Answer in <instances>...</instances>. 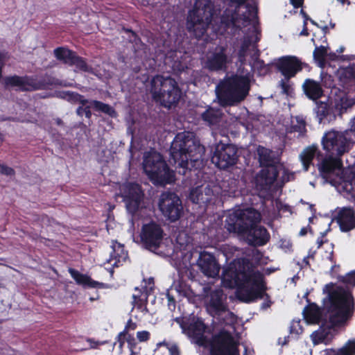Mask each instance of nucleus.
<instances>
[{"label":"nucleus","instance_id":"obj_32","mask_svg":"<svg viewBox=\"0 0 355 355\" xmlns=\"http://www.w3.org/2000/svg\"><path fill=\"white\" fill-rule=\"evenodd\" d=\"M222 117V112L219 109L208 107L201 114L202 120L208 125H215L220 123Z\"/></svg>","mask_w":355,"mask_h":355},{"label":"nucleus","instance_id":"obj_63","mask_svg":"<svg viewBox=\"0 0 355 355\" xmlns=\"http://www.w3.org/2000/svg\"><path fill=\"white\" fill-rule=\"evenodd\" d=\"M323 352H324L323 355H339V353L338 352V349H334V348L326 349L323 351Z\"/></svg>","mask_w":355,"mask_h":355},{"label":"nucleus","instance_id":"obj_33","mask_svg":"<svg viewBox=\"0 0 355 355\" xmlns=\"http://www.w3.org/2000/svg\"><path fill=\"white\" fill-rule=\"evenodd\" d=\"M127 258L128 253L124 250L123 245L118 244L117 245H114L113 247L112 251L110 253V258L109 261L111 262L114 261V262L112 263L113 266L119 267L126 261Z\"/></svg>","mask_w":355,"mask_h":355},{"label":"nucleus","instance_id":"obj_48","mask_svg":"<svg viewBox=\"0 0 355 355\" xmlns=\"http://www.w3.org/2000/svg\"><path fill=\"white\" fill-rule=\"evenodd\" d=\"M321 85L326 88L336 89L334 77L328 73H321Z\"/></svg>","mask_w":355,"mask_h":355},{"label":"nucleus","instance_id":"obj_29","mask_svg":"<svg viewBox=\"0 0 355 355\" xmlns=\"http://www.w3.org/2000/svg\"><path fill=\"white\" fill-rule=\"evenodd\" d=\"M239 14L236 10L225 9L220 17V24L225 31L231 28L234 31L241 30L237 25Z\"/></svg>","mask_w":355,"mask_h":355},{"label":"nucleus","instance_id":"obj_7","mask_svg":"<svg viewBox=\"0 0 355 355\" xmlns=\"http://www.w3.org/2000/svg\"><path fill=\"white\" fill-rule=\"evenodd\" d=\"M150 91L153 99L166 108L176 105L182 96L181 89L174 78L159 75L151 80Z\"/></svg>","mask_w":355,"mask_h":355},{"label":"nucleus","instance_id":"obj_22","mask_svg":"<svg viewBox=\"0 0 355 355\" xmlns=\"http://www.w3.org/2000/svg\"><path fill=\"white\" fill-rule=\"evenodd\" d=\"M208 298L207 308L211 314L218 315L227 311L226 295L221 288L211 291Z\"/></svg>","mask_w":355,"mask_h":355},{"label":"nucleus","instance_id":"obj_41","mask_svg":"<svg viewBox=\"0 0 355 355\" xmlns=\"http://www.w3.org/2000/svg\"><path fill=\"white\" fill-rule=\"evenodd\" d=\"M69 66H76L78 69L84 72H89L91 69V67L87 63L86 60L84 58L78 55L76 52H75Z\"/></svg>","mask_w":355,"mask_h":355},{"label":"nucleus","instance_id":"obj_15","mask_svg":"<svg viewBox=\"0 0 355 355\" xmlns=\"http://www.w3.org/2000/svg\"><path fill=\"white\" fill-rule=\"evenodd\" d=\"M164 231L162 227L154 221L142 226L140 238L146 249L155 252L159 247L163 240Z\"/></svg>","mask_w":355,"mask_h":355},{"label":"nucleus","instance_id":"obj_54","mask_svg":"<svg viewBox=\"0 0 355 355\" xmlns=\"http://www.w3.org/2000/svg\"><path fill=\"white\" fill-rule=\"evenodd\" d=\"M137 338L140 342H146L150 338V334L148 331H137Z\"/></svg>","mask_w":355,"mask_h":355},{"label":"nucleus","instance_id":"obj_55","mask_svg":"<svg viewBox=\"0 0 355 355\" xmlns=\"http://www.w3.org/2000/svg\"><path fill=\"white\" fill-rule=\"evenodd\" d=\"M126 342L130 351H135L137 343L133 335H127Z\"/></svg>","mask_w":355,"mask_h":355},{"label":"nucleus","instance_id":"obj_17","mask_svg":"<svg viewBox=\"0 0 355 355\" xmlns=\"http://www.w3.org/2000/svg\"><path fill=\"white\" fill-rule=\"evenodd\" d=\"M176 322L180 324L182 332L187 335L189 338L195 340L196 343L202 345L205 340L204 333L206 326L203 321L197 318L192 320H183L177 318Z\"/></svg>","mask_w":355,"mask_h":355},{"label":"nucleus","instance_id":"obj_5","mask_svg":"<svg viewBox=\"0 0 355 355\" xmlns=\"http://www.w3.org/2000/svg\"><path fill=\"white\" fill-rule=\"evenodd\" d=\"M250 80L248 76L239 74L225 76L216 86V96L223 106H235L243 102L249 95Z\"/></svg>","mask_w":355,"mask_h":355},{"label":"nucleus","instance_id":"obj_50","mask_svg":"<svg viewBox=\"0 0 355 355\" xmlns=\"http://www.w3.org/2000/svg\"><path fill=\"white\" fill-rule=\"evenodd\" d=\"M9 58L10 55L8 51L6 50H0V79L2 77L3 69Z\"/></svg>","mask_w":355,"mask_h":355},{"label":"nucleus","instance_id":"obj_21","mask_svg":"<svg viewBox=\"0 0 355 355\" xmlns=\"http://www.w3.org/2000/svg\"><path fill=\"white\" fill-rule=\"evenodd\" d=\"M197 264L205 276L211 278L218 276L220 266L212 254L205 251L200 252Z\"/></svg>","mask_w":355,"mask_h":355},{"label":"nucleus","instance_id":"obj_58","mask_svg":"<svg viewBox=\"0 0 355 355\" xmlns=\"http://www.w3.org/2000/svg\"><path fill=\"white\" fill-rule=\"evenodd\" d=\"M248 15L252 17H257V8L253 5L248 3L246 5Z\"/></svg>","mask_w":355,"mask_h":355},{"label":"nucleus","instance_id":"obj_27","mask_svg":"<svg viewBox=\"0 0 355 355\" xmlns=\"http://www.w3.org/2000/svg\"><path fill=\"white\" fill-rule=\"evenodd\" d=\"M302 89L307 98L313 101H318L324 95L322 85L313 79L306 78L303 83Z\"/></svg>","mask_w":355,"mask_h":355},{"label":"nucleus","instance_id":"obj_2","mask_svg":"<svg viewBox=\"0 0 355 355\" xmlns=\"http://www.w3.org/2000/svg\"><path fill=\"white\" fill-rule=\"evenodd\" d=\"M332 282L325 285L324 292L328 294L329 302L326 305L329 313L330 325L322 324L311 335L314 345L320 343L329 344L333 338L332 329L343 325L352 316L354 311V297L351 291L343 286H337Z\"/></svg>","mask_w":355,"mask_h":355},{"label":"nucleus","instance_id":"obj_3","mask_svg":"<svg viewBox=\"0 0 355 355\" xmlns=\"http://www.w3.org/2000/svg\"><path fill=\"white\" fill-rule=\"evenodd\" d=\"M260 220L261 214L254 208L237 209L227 216L225 227L230 233L246 235L252 246H263L269 241L270 235L266 227L257 225Z\"/></svg>","mask_w":355,"mask_h":355},{"label":"nucleus","instance_id":"obj_19","mask_svg":"<svg viewBox=\"0 0 355 355\" xmlns=\"http://www.w3.org/2000/svg\"><path fill=\"white\" fill-rule=\"evenodd\" d=\"M227 48L217 46L212 51H209L205 62V68L209 71L225 70L227 64Z\"/></svg>","mask_w":355,"mask_h":355},{"label":"nucleus","instance_id":"obj_61","mask_svg":"<svg viewBox=\"0 0 355 355\" xmlns=\"http://www.w3.org/2000/svg\"><path fill=\"white\" fill-rule=\"evenodd\" d=\"M127 336H121L120 333L116 337V341L119 343V347L121 349H123L125 343L126 342Z\"/></svg>","mask_w":355,"mask_h":355},{"label":"nucleus","instance_id":"obj_47","mask_svg":"<svg viewBox=\"0 0 355 355\" xmlns=\"http://www.w3.org/2000/svg\"><path fill=\"white\" fill-rule=\"evenodd\" d=\"M340 80H355V64L343 69L340 73Z\"/></svg>","mask_w":355,"mask_h":355},{"label":"nucleus","instance_id":"obj_13","mask_svg":"<svg viewBox=\"0 0 355 355\" xmlns=\"http://www.w3.org/2000/svg\"><path fill=\"white\" fill-rule=\"evenodd\" d=\"M144 193L141 186L136 182H127L122 186L121 197L127 211L135 216L141 208Z\"/></svg>","mask_w":355,"mask_h":355},{"label":"nucleus","instance_id":"obj_59","mask_svg":"<svg viewBox=\"0 0 355 355\" xmlns=\"http://www.w3.org/2000/svg\"><path fill=\"white\" fill-rule=\"evenodd\" d=\"M125 33H130L131 35V38L130 39V42H136L137 40H139L137 33L132 31L131 28L123 27L122 29Z\"/></svg>","mask_w":355,"mask_h":355},{"label":"nucleus","instance_id":"obj_52","mask_svg":"<svg viewBox=\"0 0 355 355\" xmlns=\"http://www.w3.org/2000/svg\"><path fill=\"white\" fill-rule=\"evenodd\" d=\"M160 345L165 346L168 349L170 355H180V349L176 344H170L163 342L160 343Z\"/></svg>","mask_w":355,"mask_h":355},{"label":"nucleus","instance_id":"obj_20","mask_svg":"<svg viewBox=\"0 0 355 355\" xmlns=\"http://www.w3.org/2000/svg\"><path fill=\"white\" fill-rule=\"evenodd\" d=\"M276 67L286 80L295 76L303 69L301 60L293 55H286L279 58Z\"/></svg>","mask_w":355,"mask_h":355},{"label":"nucleus","instance_id":"obj_40","mask_svg":"<svg viewBox=\"0 0 355 355\" xmlns=\"http://www.w3.org/2000/svg\"><path fill=\"white\" fill-rule=\"evenodd\" d=\"M64 99L72 103H80L82 105H85L89 103V100L86 99L85 96L76 92H66L64 93Z\"/></svg>","mask_w":355,"mask_h":355},{"label":"nucleus","instance_id":"obj_4","mask_svg":"<svg viewBox=\"0 0 355 355\" xmlns=\"http://www.w3.org/2000/svg\"><path fill=\"white\" fill-rule=\"evenodd\" d=\"M205 147L196 139L192 132L178 133L171 146V156L178 165V173L186 175L187 171L200 168Z\"/></svg>","mask_w":355,"mask_h":355},{"label":"nucleus","instance_id":"obj_28","mask_svg":"<svg viewBox=\"0 0 355 355\" xmlns=\"http://www.w3.org/2000/svg\"><path fill=\"white\" fill-rule=\"evenodd\" d=\"M328 157L324 159L320 164L318 169L322 175H327L333 173L336 170L340 169L343 167L340 157L328 155Z\"/></svg>","mask_w":355,"mask_h":355},{"label":"nucleus","instance_id":"obj_24","mask_svg":"<svg viewBox=\"0 0 355 355\" xmlns=\"http://www.w3.org/2000/svg\"><path fill=\"white\" fill-rule=\"evenodd\" d=\"M88 103L89 105L86 104L84 107L85 110L83 114L88 119H90L92 116L91 108H93L94 111L104 113L111 118H116L117 116L116 111L109 104L97 100H90Z\"/></svg>","mask_w":355,"mask_h":355},{"label":"nucleus","instance_id":"obj_35","mask_svg":"<svg viewBox=\"0 0 355 355\" xmlns=\"http://www.w3.org/2000/svg\"><path fill=\"white\" fill-rule=\"evenodd\" d=\"M260 51L257 49L256 52L252 55L253 63L252 69L258 76H264L270 72V67L266 64L263 60L259 59Z\"/></svg>","mask_w":355,"mask_h":355},{"label":"nucleus","instance_id":"obj_10","mask_svg":"<svg viewBox=\"0 0 355 355\" xmlns=\"http://www.w3.org/2000/svg\"><path fill=\"white\" fill-rule=\"evenodd\" d=\"M238 148L232 144L216 145L211 162L220 169L225 170L236 164L239 160Z\"/></svg>","mask_w":355,"mask_h":355},{"label":"nucleus","instance_id":"obj_43","mask_svg":"<svg viewBox=\"0 0 355 355\" xmlns=\"http://www.w3.org/2000/svg\"><path fill=\"white\" fill-rule=\"evenodd\" d=\"M353 103L349 100L345 94L343 93V95L339 97V101L336 99L335 107L336 109L340 110V113L346 112L349 107H351Z\"/></svg>","mask_w":355,"mask_h":355},{"label":"nucleus","instance_id":"obj_64","mask_svg":"<svg viewBox=\"0 0 355 355\" xmlns=\"http://www.w3.org/2000/svg\"><path fill=\"white\" fill-rule=\"evenodd\" d=\"M304 0H290L291 3L295 8L302 7Z\"/></svg>","mask_w":355,"mask_h":355},{"label":"nucleus","instance_id":"obj_8","mask_svg":"<svg viewBox=\"0 0 355 355\" xmlns=\"http://www.w3.org/2000/svg\"><path fill=\"white\" fill-rule=\"evenodd\" d=\"M143 168L150 180L155 185L164 186L175 181L173 171L157 152H148L144 157Z\"/></svg>","mask_w":355,"mask_h":355},{"label":"nucleus","instance_id":"obj_26","mask_svg":"<svg viewBox=\"0 0 355 355\" xmlns=\"http://www.w3.org/2000/svg\"><path fill=\"white\" fill-rule=\"evenodd\" d=\"M68 272L71 277L73 279L78 285L82 286L83 288H104V284L95 281L86 274H83L78 270L69 268Z\"/></svg>","mask_w":355,"mask_h":355},{"label":"nucleus","instance_id":"obj_6","mask_svg":"<svg viewBox=\"0 0 355 355\" xmlns=\"http://www.w3.org/2000/svg\"><path fill=\"white\" fill-rule=\"evenodd\" d=\"M214 14L210 0H196L187 19V29L196 38L201 39L207 33Z\"/></svg>","mask_w":355,"mask_h":355},{"label":"nucleus","instance_id":"obj_25","mask_svg":"<svg viewBox=\"0 0 355 355\" xmlns=\"http://www.w3.org/2000/svg\"><path fill=\"white\" fill-rule=\"evenodd\" d=\"M213 190L209 186H200L191 189L189 199L195 204L207 205L211 202Z\"/></svg>","mask_w":355,"mask_h":355},{"label":"nucleus","instance_id":"obj_12","mask_svg":"<svg viewBox=\"0 0 355 355\" xmlns=\"http://www.w3.org/2000/svg\"><path fill=\"white\" fill-rule=\"evenodd\" d=\"M144 193L141 186L136 182H127L122 186L121 197L127 211L135 216L141 208Z\"/></svg>","mask_w":355,"mask_h":355},{"label":"nucleus","instance_id":"obj_60","mask_svg":"<svg viewBox=\"0 0 355 355\" xmlns=\"http://www.w3.org/2000/svg\"><path fill=\"white\" fill-rule=\"evenodd\" d=\"M328 259L331 262V263H334V264L331 266V273L332 274L334 272V270L335 268H339L340 266L338 265H336V260L334 259V251L332 250L329 254V256L328 257Z\"/></svg>","mask_w":355,"mask_h":355},{"label":"nucleus","instance_id":"obj_9","mask_svg":"<svg viewBox=\"0 0 355 355\" xmlns=\"http://www.w3.org/2000/svg\"><path fill=\"white\" fill-rule=\"evenodd\" d=\"M355 142V126L344 132L331 130L326 132L322 139V145L327 155L341 157L349 150L350 144Z\"/></svg>","mask_w":355,"mask_h":355},{"label":"nucleus","instance_id":"obj_44","mask_svg":"<svg viewBox=\"0 0 355 355\" xmlns=\"http://www.w3.org/2000/svg\"><path fill=\"white\" fill-rule=\"evenodd\" d=\"M305 121L299 117H296V123L290 127L289 132H298L300 136H304L306 132Z\"/></svg>","mask_w":355,"mask_h":355},{"label":"nucleus","instance_id":"obj_31","mask_svg":"<svg viewBox=\"0 0 355 355\" xmlns=\"http://www.w3.org/2000/svg\"><path fill=\"white\" fill-rule=\"evenodd\" d=\"M320 151L318 150V146L312 145L306 147L301 153L300 157L302 163L304 171H307L312 164V162L316 155H320Z\"/></svg>","mask_w":355,"mask_h":355},{"label":"nucleus","instance_id":"obj_46","mask_svg":"<svg viewBox=\"0 0 355 355\" xmlns=\"http://www.w3.org/2000/svg\"><path fill=\"white\" fill-rule=\"evenodd\" d=\"M337 279L339 282L343 283L346 285L355 286V270L348 272L346 275H338Z\"/></svg>","mask_w":355,"mask_h":355},{"label":"nucleus","instance_id":"obj_56","mask_svg":"<svg viewBox=\"0 0 355 355\" xmlns=\"http://www.w3.org/2000/svg\"><path fill=\"white\" fill-rule=\"evenodd\" d=\"M135 293L132 295V300H136L138 297H141V295H143L144 293H147L149 291L148 290L147 286H142L141 289H139V288L136 287L135 288Z\"/></svg>","mask_w":355,"mask_h":355},{"label":"nucleus","instance_id":"obj_39","mask_svg":"<svg viewBox=\"0 0 355 355\" xmlns=\"http://www.w3.org/2000/svg\"><path fill=\"white\" fill-rule=\"evenodd\" d=\"M327 55L328 48L324 46H316L313 53L314 60L320 67H323L325 65Z\"/></svg>","mask_w":355,"mask_h":355},{"label":"nucleus","instance_id":"obj_23","mask_svg":"<svg viewBox=\"0 0 355 355\" xmlns=\"http://www.w3.org/2000/svg\"><path fill=\"white\" fill-rule=\"evenodd\" d=\"M336 221L343 232L355 229V210L352 207H343L338 213Z\"/></svg>","mask_w":355,"mask_h":355},{"label":"nucleus","instance_id":"obj_57","mask_svg":"<svg viewBox=\"0 0 355 355\" xmlns=\"http://www.w3.org/2000/svg\"><path fill=\"white\" fill-rule=\"evenodd\" d=\"M86 341L89 343L91 349H97L98 346L103 345L107 343V341L95 340L94 338H87Z\"/></svg>","mask_w":355,"mask_h":355},{"label":"nucleus","instance_id":"obj_30","mask_svg":"<svg viewBox=\"0 0 355 355\" xmlns=\"http://www.w3.org/2000/svg\"><path fill=\"white\" fill-rule=\"evenodd\" d=\"M304 320L309 324H319L322 318V311L315 303H309L302 312Z\"/></svg>","mask_w":355,"mask_h":355},{"label":"nucleus","instance_id":"obj_53","mask_svg":"<svg viewBox=\"0 0 355 355\" xmlns=\"http://www.w3.org/2000/svg\"><path fill=\"white\" fill-rule=\"evenodd\" d=\"M0 173L7 176H12L15 175V171L3 164H0Z\"/></svg>","mask_w":355,"mask_h":355},{"label":"nucleus","instance_id":"obj_45","mask_svg":"<svg viewBox=\"0 0 355 355\" xmlns=\"http://www.w3.org/2000/svg\"><path fill=\"white\" fill-rule=\"evenodd\" d=\"M339 355H355V339L348 340L345 344L338 349Z\"/></svg>","mask_w":355,"mask_h":355},{"label":"nucleus","instance_id":"obj_34","mask_svg":"<svg viewBox=\"0 0 355 355\" xmlns=\"http://www.w3.org/2000/svg\"><path fill=\"white\" fill-rule=\"evenodd\" d=\"M259 157V163L261 167L277 166L271 157V150L261 146L257 150Z\"/></svg>","mask_w":355,"mask_h":355},{"label":"nucleus","instance_id":"obj_42","mask_svg":"<svg viewBox=\"0 0 355 355\" xmlns=\"http://www.w3.org/2000/svg\"><path fill=\"white\" fill-rule=\"evenodd\" d=\"M150 293L149 292L147 293H144L141 295V297H138L136 300H132V304L134 307L137 309L139 311H141L142 313H146L148 312V310L147 309V304H148V297L149 296Z\"/></svg>","mask_w":355,"mask_h":355},{"label":"nucleus","instance_id":"obj_16","mask_svg":"<svg viewBox=\"0 0 355 355\" xmlns=\"http://www.w3.org/2000/svg\"><path fill=\"white\" fill-rule=\"evenodd\" d=\"M6 88L18 87L21 92H32L41 89L44 87L43 82L37 80L35 76H19L17 75L6 76L3 79Z\"/></svg>","mask_w":355,"mask_h":355},{"label":"nucleus","instance_id":"obj_18","mask_svg":"<svg viewBox=\"0 0 355 355\" xmlns=\"http://www.w3.org/2000/svg\"><path fill=\"white\" fill-rule=\"evenodd\" d=\"M278 166L262 168L253 178L252 183L259 191H267L270 189L279 176Z\"/></svg>","mask_w":355,"mask_h":355},{"label":"nucleus","instance_id":"obj_1","mask_svg":"<svg viewBox=\"0 0 355 355\" xmlns=\"http://www.w3.org/2000/svg\"><path fill=\"white\" fill-rule=\"evenodd\" d=\"M221 282L225 288H236V297L241 302L250 303L265 297L261 307L266 309L272 304L270 297L266 293L263 274L248 258L231 261L223 270Z\"/></svg>","mask_w":355,"mask_h":355},{"label":"nucleus","instance_id":"obj_14","mask_svg":"<svg viewBox=\"0 0 355 355\" xmlns=\"http://www.w3.org/2000/svg\"><path fill=\"white\" fill-rule=\"evenodd\" d=\"M158 207L162 214L171 222L178 220L183 211L181 199L175 193L171 191L162 193Z\"/></svg>","mask_w":355,"mask_h":355},{"label":"nucleus","instance_id":"obj_36","mask_svg":"<svg viewBox=\"0 0 355 355\" xmlns=\"http://www.w3.org/2000/svg\"><path fill=\"white\" fill-rule=\"evenodd\" d=\"M53 54L56 59L62 63L70 65L75 54V51L67 47L60 46L53 50Z\"/></svg>","mask_w":355,"mask_h":355},{"label":"nucleus","instance_id":"obj_51","mask_svg":"<svg viewBox=\"0 0 355 355\" xmlns=\"http://www.w3.org/2000/svg\"><path fill=\"white\" fill-rule=\"evenodd\" d=\"M302 331H303V329L300 325V322L293 320L291 322V324L290 326V334H295L296 335H299V334H302Z\"/></svg>","mask_w":355,"mask_h":355},{"label":"nucleus","instance_id":"obj_38","mask_svg":"<svg viewBox=\"0 0 355 355\" xmlns=\"http://www.w3.org/2000/svg\"><path fill=\"white\" fill-rule=\"evenodd\" d=\"M252 39L251 36L246 35L243 37L241 46L237 53L239 61L241 64H244L245 62L247 52L252 44Z\"/></svg>","mask_w":355,"mask_h":355},{"label":"nucleus","instance_id":"obj_62","mask_svg":"<svg viewBox=\"0 0 355 355\" xmlns=\"http://www.w3.org/2000/svg\"><path fill=\"white\" fill-rule=\"evenodd\" d=\"M144 286H147L148 290L149 291V293L150 294V292L154 288V279H153V278L150 277V278H149L148 279V282L145 281V285Z\"/></svg>","mask_w":355,"mask_h":355},{"label":"nucleus","instance_id":"obj_37","mask_svg":"<svg viewBox=\"0 0 355 355\" xmlns=\"http://www.w3.org/2000/svg\"><path fill=\"white\" fill-rule=\"evenodd\" d=\"M316 101V107L315 111L318 118L319 122L322 123L324 119H327L331 113V108L327 102Z\"/></svg>","mask_w":355,"mask_h":355},{"label":"nucleus","instance_id":"obj_49","mask_svg":"<svg viewBox=\"0 0 355 355\" xmlns=\"http://www.w3.org/2000/svg\"><path fill=\"white\" fill-rule=\"evenodd\" d=\"M137 324L136 322H134L132 321V320L131 318H130L125 326V328L124 329L120 332V336H127V335H131L130 334H129V331H134L137 329Z\"/></svg>","mask_w":355,"mask_h":355},{"label":"nucleus","instance_id":"obj_11","mask_svg":"<svg viewBox=\"0 0 355 355\" xmlns=\"http://www.w3.org/2000/svg\"><path fill=\"white\" fill-rule=\"evenodd\" d=\"M211 355H239L238 345L232 334L226 330H220L212 337Z\"/></svg>","mask_w":355,"mask_h":355}]
</instances>
